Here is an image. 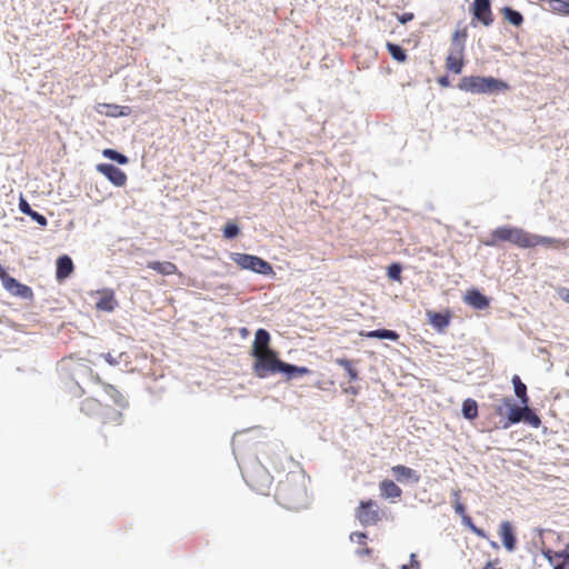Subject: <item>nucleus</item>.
I'll return each instance as SVG.
<instances>
[{"label": "nucleus", "mask_w": 569, "mask_h": 569, "mask_svg": "<svg viewBox=\"0 0 569 569\" xmlns=\"http://www.w3.org/2000/svg\"><path fill=\"white\" fill-rule=\"evenodd\" d=\"M499 536L506 549L512 551L516 547V537L513 533L512 525L509 521H503L500 525Z\"/></svg>", "instance_id": "nucleus-20"}, {"label": "nucleus", "mask_w": 569, "mask_h": 569, "mask_svg": "<svg viewBox=\"0 0 569 569\" xmlns=\"http://www.w3.org/2000/svg\"><path fill=\"white\" fill-rule=\"evenodd\" d=\"M380 495L385 499H397L402 495L401 488L392 480L385 479L379 483Z\"/></svg>", "instance_id": "nucleus-19"}, {"label": "nucleus", "mask_w": 569, "mask_h": 569, "mask_svg": "<svg viewBox=\"0 0 569 569\" xmlns=\"http://www.w3.org/2000/svg\"><path fill=\"white\" fill-rule=\"evenodd\" d=\"M0 279L2 280V284L4 289L10 292L14 297H19L22 299H32L33 292L30 287L19 282L13 277L9 276L3 269H0Z\"/></svg>", "instance_id": "nucleus-9"}, {"label": "nucleus", "mask_w": 569, "mask_h": 569, "mask_svg": "<svg viewBox=\"0 0 569 569\" xmlns=\"http://www.w3.org/2000/svg\"><path fill=\"white\" fill-rule=\"evenodd\" d=\"M74 266L69 256H61L57 260L56 277L58 280L68 278L73 272Z\"/></svg>", "instance_id": "nucleus-21"}, {"label": "nucleus", "mask_w": 569, "mask_h": 569, "mask_svg": "<svg viewBox=\"0 0 569 569\" xmlns=\"http://www.w3.org/2000/svg\"><path fill=\"white\" fill-rule=\"evenodd\" d=\"M502 402L506 407L509 408L508 421L503 425L505 429L509 428L511 425H516V423L522 421L523 416H525L523 415L525 413V405H522V406L513 405L512 399L509 397L503 398Z\"/></svg>", "instance_id": "nucleus-16"}, {"label": "nucleus", "mask_w": 569, "mask_h": 569, "mask_svg": "<svg viewBox=\"0 0 569 569\" xmlns=\"http://www.w3.org/2000/svg\"><path fill=\"white\" fill-rule=\"evenodd\" d=\"M240 229L239 227L233 222H228L223 228V236L227 239L234 238L239 234Z\"/></svg>", "instance_id": "nucleus-36"}, {"label": "nucleus", "mask_w": 569, "mask_h": 569, "mask_svg": "<svg viewBox=\"0 0 569 569\" xmlns=\"http://www.w3.org/2000/svg\"><path fill=\"white\" fill-rule=\"evenodd\" d=\"M102 357L110 366H118L121 362L128 365L130 362V357L127 352H120L117 357H114L111 352H107L103 353Z\"/></svg>", "instance_id": "nucleus-32"}, {"label": "nucleus", "mask_w": 569, "mask_h": 569, "mask_svg": "<svg viewBox=\"0 0 569 569\" xmlns=\"http://www.w3.org/2000/svg\"><path fill=\"white\" fill-rule=\"evenodd\" d=\"M19 208L26 214H29L32 211L31 207L29 206L27 200L23 198L20 199Z\"/></svg>", "instance_id": "nucleus-41"}, {"label": "nucleus", "mask_w": 569, "mask_h": 569, "mask_svg": "<svg viewBox=\"0 0 569 569\" xmlns=\"http://www.w3.org/2000/svg\"><path fill=\"white\" fill-rule=\"evenodd\" d=\"M438 83L446 88V87H449L450 86V81H449V78L447 76H442L440 78H438Z\"/></svg>", "instance_id": "nucleus-44"}, {"label": "nucleus", "mask_w": 569, "mask_h": 569, "mask_svg": "<svg viewBox=\"0 0 569 569\" xmlns=\"http://www.w3.org/2000/svg\"><path fill=\"white\" fill-rule=\"evenodd\" d=\"M353 537H357V541L359 543H365V540L367 538V536L365 533H362V532H355V533L351 535V539H353Z\"/></svg>", "instance_id": "nucleus-43"}, {"label": "nucleus", "mask_w": 569, "mask_h": 569, "mask_svg": "<svg viewBox=\"0 0 569 569\" xmlns=\"http://www.w3.org/2000/svg\"><path fill=\"white\" fill-rule=\"evenodd\" d=\"M268 350H271L270 335L266 329L260 328L256 331L251 355L253 357Z\"/></svg>", "instance_id": "nucleus-17"}, {"label": "nucleus", "mask_w": 569, "mask_h": 569, "mask_svg": "<svg viewBox=\"0 0 569 569\" xmlns=\"http://www.w3.org/2000/svg\"><path fill=\"white\" fill-rule=\"evenodd\" d=\"M99 108L100 109L98 111L102 114H106L107 117H112V118L119 117L118 111H119L120 106H118V104L102 103L99 106Z\"/></svg>", "instance_id": "nucleus-35"}, {"label": "nucleus", "mask_w": 569, "mask_h": 569, "mask_svg": "<svg viewBox=\"0 0 569 569\" xmlns=\"http://www.w3.org/2000/svg\"><path fill=\"white\" fill-rule=\"evenodd\" d=\"M102 156L110 160L117 161L119 164H127L129 161V159L124 154H122L113 149H104L102 151Z\"/></svg>", "instance_id": "nucleus-34"}, {"label": "nucleus", "mask_w": 569, "mask_h": 569, "mask_svg": "<svg viewBox=\"0 0 569 569\" xmlns=\"http://www.w3.org/2000/svg\"><path fill=\"white\" fill-rule=\"evenodd\" d=\"M561 298L569 303V289L562 290Z\"/></svg>", "instance_id": "nucleus-47"}, {"label": "nucleus", "mask_w": 569, "mask_h": 569, "mask_svg": "<svg viewBox=\"0 0 569 569\" xmlns=\"http://www.w3.org/2000/svg\"><path fill=\"white\" fill-rule=\"evenodd\" d=\"M397 18L400 23L405 24L411 21L415 18V16L412 12H405L402 14H398Z\"/></svg>", "instance_id": "nucleus-40"}, {"label": "nucleus", "mask_w": 569, "mask_h": 569, "mask_svg": "<svg viewBox=\"0 0 569 569\" xmlns=\"http://www.w3.org/2000/svg\"><path fill=\"white\" fill-rule=\"evenodd\" d=\"M401 266L399 263H392L388 267V277L392 280H400L401 277Z\"/></svg>", "instance_id": "nucleus-37"}, {"label": "nucleus", "mask_w": 569, "mask_h": 569, "mask_svg": "<svg viewBox=\"0 0 569 569\" xmlns=\"http://www.w3.org/2000/svg\"><path fill=\"white\" fill-rule=\"evenodd\" d=\"M281 372L287 373L288 378L290 379L293 376H306V375H309L311 371L307 367H298V366H293V365L284 362V365L282 366V371Z\"/></svg>", "instance_id": "nucleus-30"}, {"label": "nucleus", "mask_w": 569, "mask_h": 569, "mask_svg": "<svg viewBox=\"0 0 569 569\" xmlns=\"http://www.w3.org/2000/svg\"><path fill=\"white\" fill-rule=\"evenodd\" d=\"M465 301L476 309H486L489 306V300L478 290H469Z\"/></svg>", "instance_id": "nucleus-22"}, {"label": "nucleus", "mask_w": 569, "mask_h": 569, "mask_svg": "<svg viewBox=\"0 0 569 569\" xmlns=\"http://www.w3.org/2000/svg\"><path fill=\"white\" fill-rule=\"evenodd\" d=\"M147 267L163 276H170L178 272L177 266L170 261H151Z\"/></svg>", "instance_id": "nucleus-23"}, {"label": "nucleus", "mask_w": 569, "mask_h": 569, "mask_svg": "<svg viewBox=\"0 0 569 569\" xmlns=\"http://www.w3.org/2000/svg\"><path fill=\"white\" fill-rule=\"evenodd\" d=\"M472 14L475 19L486 27L491 26L493 22V14L489 0H473Z\"/></svg>", "instance_id": "nucleus-11"}, {"label": "nucleus", "mask_w": 569, "mask_h": 569, "mask_svg": "<svg viewBox=\"0 0 569 569\" xmlns=\"http://www.w3.org/2000/svg\"><path fill=\"white\" fill-rule=\"evenodd\" d=\"M264 479H266V481H269V476L264 475Z\"/></svg>", "instance_id": "nucleus-50"}, {"label": "nucleus", "mask_w": 569, "mask_h": 569, "mask_svg": "<svg viewBox=\"0 0 569 569\" xmlns=\"http://www.w3.org/2000/svg\"><path fill=\"white\" fill-rule=\"evenodd\" d=\"M458 88L471 93H493L507 91L510 86L500 79L493 77L467 76L461 78Z\"/></svg>", "instance_id": "nucleus-3"}, {"label": "nucleus", "mask_w": 569, "mask_h": 569, "mask_svg": "<svg viewBox=\"0 0 569 569\" xmlns=\"http://www.w3.org/2000/svg\"><path fill=\"white\" fill-rule=\"evenodd\" d=\"M495 412L499 416H501L503 413V410H502V407L498 406L495 408Z\"/></svg>", "instance_id": "nucleus-48"}, {"label": "nucleus", "mask_w": 569, "mask_h": 569, "mask_svg": "<svg viewBox=\"0 0 569 569\" xmlns=\"http://www.w3.org/2000/svg\"><path fill=\"white\" fill-rule=\"evenodd\" d=\"M231 259L241 269H248L260 274H270L273 272L271 264L257 256L234 252L231 254Z\"/></svg>", "instance_id": "nucleus-7"}, {"label": "nucleus", "mask_w": 569, "mask_h": 569, "mask_svg": "<svg viewBox=\"0 0 569 569\" xmlns=\"http://www.w3.org/2000/svg\"><path fill=\"white\" fill-rule=\"evenodd\" d=\"M513 385L515 395L520 400L521 405H529V396L527 393V386L521 381L518 375H515L511 379Z\"/></svg>", "instance_id": "nucleus-25"}, {"label": "nucleus", "mask_w": 569, "mask_h": 569, "mask_svg": "<svg viewBox=\"0 0 569 569\" xmlns=\"http://www.w3.org/2000/svg\"><path fill=\"white\" fill-rule=\"evenodd\" d=\"M62 369L70 381H76L73 391L76 397L84 393V390L78 385V379L89 377L96 383L102 385L103 397L101 399L86 398L80 405V411L88 417L100 416L98 433L101 445L107 446L110 441L118 439L124 421L122 410L128 406L124 397L112 385L102 382L99 375L93 372L86 360L71 358L63 360Z\"/></svg>", "instance_id": "nucleus-1"}, {"label": "nucleus", "mask_w": 569, "mask_h": 569, "mask_svg": "<svg viewBox=\"0 0 569 569\" xmlns=\"http://www.w3.org/2000/svg\"><path fill=\"white\" fill-rule=\"evenodd\" d=\"M343 391L346 393H350V395L356 396L358 393V388L351 386V387L346 388Z\"/></svg>", "instance_id": "nucleus-45"}, {"label": "nucleus", "mask_w": 569, "mask_h": 569, "mask_svg": "<svg viewBox=\"0 0 569 569\" xmlns=\"http://www.w3.org/2000/svg\"><path fill=\"white\" fill-rule=\"evenodd\" d=\"M485 569H488V567H486Z\"/></svg>", "instance_id": "nucleus-51"}, {"label": "nucleus", "mask_w": 569, "mask_h": 569, "mask_svg": "<svg viewBox=\"0 0 569 569\" xmlns=\"http://www.w3.org/2000/svg\"><path fill=\"white\" fill-rule=\"evenodd\" d=\"M462 415L468 420H475L478 417V403L468 398L462 402Z\"/></svg>", "instance_id": "nucleus-27"}, {"label": "nucleus", "mask_w": 569, "mask_h": 569, "mask_svg": "<svg viewBox=\"0 0 569 569\" xmlns=\"http://www.w3.org/2000/svg\"><path fill=\"white\" fill-rule=\"evenodd\" d=\"M501 13L503 18L511 24L519 27L523 22V17L519 11L513 10L510 7H505L501 9Z\"/></svg>", "instance_id": "nucleus-28"}, {"label": "nucleus", "mask_w": 569, "mask_h": 569, "mask_svg": "<svg viewBox=\"0 0 569 569\" xmlns=\"http://www.w3.org/2000/svg\"><path fill=\"white\" fill-rule=\"evenodd\" d=\"M357 553L362 557V556H369L371 553V549L370 548H363L361 550H358Z\"/></svg>", "instance_id": "nucleus-46"}, {"label": "nucleus", "mask_w": 569, "mask_h": 569, "mask_svg": "<svg viewBox=\"0 0 569 569\" xmlns=\"http://www.w3.org/2000/svg\"><path fill=\"white\" fill-rule=\"evenodd\" d=\"M452 496L455 498V501H453L455 511L461 517L463 525L469 527L471 529V531L475 532L478 537L485 538L486 535H485L483 530L477 528L473 525L472 519L466 513V507L460 501V498H461L460 490H453Z\"/></svg>", "instance_id": "nucleus-12"}, {"label": "nucleus", "mask_w": 569, "mask_h": 569, "mask_svg": "<svg viewBox=\"0 0 569 569\" xmlns=\"http://www.w3.org/2000/svg\"><path fill=\"white\" fill-rule=\"evenodd\" d=\"M548 10L556 14L569 16V0H545Z\"/></svg>", "instance_id": "nucleus-26"}, {"label": "nucleus", "mask_w": 569, "mask_h": 569, "mask_svg": "<svg viewBox=\"0 0 569 569\" xmlns=\"http://www.w3.org/2000/svg\"><path fill=\"white\" fill-rule=\"evenodd\" d=\"M28 216L31 217L40 226L44 227L48 223L47 218L43 214H41L34 210H32Z\"/></svg>", "instance_id": "nucleus-38"}, {"label": "nucleus", "mask_w": 569, "mask_h": 569, "mask_svg": "<svg viewBox=\"0 0 569 569\" xmlns=\"http://www.w3.org/2000/svg\"><path fill=\"white\" fill-rule=\"evenodd\" d=\"M359 335L366 338H378V339H388L391 341H397L399 339V333L393 330L388 329H378L372 331H360Z\"/></svg>", "instance_id": "nucleus-24"}, {"label": "nucleus", "mask_w": 569, "mask_h": 569, "mask_svg": "<svg viewBox=\"0 0 569 569\" xmlns=\"http://www.w3.org/2000/svg\"><path fill=\"white\" fill-rule=\"evenodd\" d=\"M274 497L284 508L299 509L306 502L307 490L302 480L287 475L278 483Z\"/></svg>", "instance_id": "nucleus-2"}, {"label": "nucleus", "mask_w": 569, "mask_h": 569, "mask_svg": "<svg viewBox=\"0 0 569 569\" xmlns=\"http://www.w3.org/2000/svg\"><path fill=\"white\" fill-rule=\"evenodd\" d=\"M97 171L103 174L113 186L123 187L128 177L124 171L110 163L97 164Z\"/></svg>", "instance_id": "nucleus-10"}, {"label": "nucleus", "mask_w": 569, "mask_h": 569, "mask_svg": "<svg viewBox=\"0 0 569 569\" xmlns=\"http://www.w3.org/2000/svg\"><path fill=\"white\" fill-rule=\"evenodd\" d=\"M248 482L250 483L251 487H254L252 479H249Z\"/></svg>", "instance_id": "nucleus-49"}, {"label": "nucleus", "mask_w": 569, "mask_h": 569, "mask_svg": "<svg viewBox=\"0 0 569 569\" xmlns=\"http://www.w3.org/2000/svg\"><path fill=\"white\" fill-rule=\"evenodd\" d=\"M391 472L395 476L396 480L401 483H418L420 481V475L415 469L403 465L393 466L391 468Z\"/></svg>", "instance_id": "nucleus-14"}, {"label": "nucleus", "mask_w": 569, "mask_h": 569, "mask_svg": "<svg viewBox=\"0 0 569 569\" xmlns=\"http://www.w3.org/2000/svg\"><path fill=\"white\" fill-rule=\"evenodd\" d=\"M387 49L390 56L398 62H405L407 60L406 51L396 43L387 42Z\"/></svg>", "instance_id": "nucleus-31"}, {"label": "nucleus", "mask_w": 569, "mask_h": 569, "mask_svg": "<svg viewBox=\"0 0 569 569\" xmlns=\"http://www.w3.org/2000/svg\"><path fill=\"white\" fill-rule=\"evenodd\" d=\"M253 358L254 362L252 368L256 376L259 378H266L270 375H274L282 371V366L284 365V362L278 358L277 352L272 349L256 355L253 356Z\"/></svg>", "instance_id": "nucleus-6"}, {"label": "nucleus", "mask_w": 569, "mask_h": 569, "mask_svg": "<svg viewBox=\"0 0 569 569\" xmlns=\"http://www.w3.org/2000/svg\"><path fill=\"white\" fill-rule=\"evenodd\" d=\"M523 421L527 422L528 425H530L531 427L533 428H538L540 427L541 425V419L539 418V416L532 410L529 408L528 405H525V413H523Z\"/></svg>", "instance_id": "nucleus-33"}, {"label": "nucleus", "mask_w": 569, "mask_h": 569, "mask_svg": "<svg viewBox=\"0 0 569 569\" xmlns=\"http://www.w3.org/2000/svg\"><path fill=\"white\" fill-rule=\"evenodd\" d=\"M467 27L457 28L451 37V46L446 57V69L460 74L465 66Z\"/></svg>", "instance_id": "nucleus-5"}, {"label": "nucleus", "mask_w": 569, "mask_h": 569, "mask_svg": "<svg viewBox=\"0 0 569 569\" xmlns=\"http://www.w3.org/2000/svg\"><path fill=\"white\" fill-rule=\"evenodd\" d=\"M131 113V108L128 106H120L118 114L119 117H128Z\"/></svg>", "instance_id": "nucleus-42"}, {"label": "nucleus", "mask_w": 569, "mask_h": 569, "mask_svg": "<svg viewBox=\"0 0 569 569\" xmlns=\"http://www.w3.org/2000/svg\"><path fill=\"white\" fill-rule=\"evenodd\" d=\"M530 232L518 227H499L491 231L490 238L483 243L488 247H497L501 242H510L522 249L530 248Z\"/></svg>", "instance_id": "nucleus-4"}, {"label": "nucleus", "mask_w": 569, "mask_h": 569, "mask_svg": "<svg viewBox=\"0 0 569 569\" xmlns=\"http://www.w3.org/2000/svg\"><path fill=\"white\" fill-rule=\"evenodd\" d=\"M356 517L365 527L375 526L380 520V511L377 502L373 500L360 501Z\"/></svg>", "instance_id": "nucleus-8"}, {"label": "nucleus", "mask_w": 569, "mask_h": 569, "mask_svg": "<svg viewBox=\"0 0 569 569\" xmlns=\"http://www.w3.org/2000/svg\"><path fill=\"white\" fill-rule=\"evenodd\" d=\"M336 363L346 370L350 382L356 381L358 379V370L353 367L351 360L346 358H339L336 360Z\"/></svg>", "instance_id": "nucleus-29"}, {"label": "nucleus", "mask_w": 569, "mask_h": 569, "mask_svg": "<svg viewBox=\"0 0 569 569\" xmlns=\"http://www.w3.org/2000/svg\"><path fill=\"white\" fill-rule=\"evenodd\" d=\"M97 295L99 296V299L96 302L97 310L111 312L118 306L113 290H111V289L98 290Z\"/></svg>", "instance_id": "nucleus-13"}, {"label": "nucleus", "mask_w": 569, "mask_h": 569, "mask_svg": "<svg viewBox=\"0 0 569 569\" xmlns=\"http://www.w3.org/2000/svg\"><path fill=\"white\" fill-rule=\"evenodd\" d=\"M537 246L549 247L553 249H563L567 247V242L561 239L545 237L539 234H530V248H535Z\"/></svg>", "instance_id": "nucleus-18"}, {"label": "nucleus", "mask_w": 569, "mask_h": 569, "mask_svg": "<svg viewBox=\"0 0 569 569\" xmlns=\"http://www.w3.org/2000/svg\"><path fill=\"white\" fill-rule=\"evenodd\" d=\"M429 323L438 331L442 332L450 325L451 311L446 310L443 312L427 311Z\"/></svg>", "instance_id": "nucleus-15"}, {"label": "nucleus", "mask_w": 569, "mask_h": 569, "mask_svg": "<svg viewBox=\"0 0 569 569\" xmlns=\"http://www.w3.org/2000/svg\"><path fill=\"white\" fill-rule=\"evenodd\" d=\"M401 569H420V563L417 560L416 553H411L410 555V563L409 565H403L401 567Z\"/></svg>", "instance_id": "nucleus-39"}]
</instances>
